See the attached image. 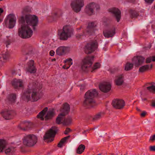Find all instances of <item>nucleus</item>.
<instances>
[{"mask_svg": "<svg viewBox=\"0 0 155 155\" xmlns=\"http://www.w3.org/2000/svg\"><path fill=\"white\" fill-rule=\"evenodd\" d=\"M23 144L27 147H31L35 146L37 142V136L33 134H28L25 136L22 139Z\"/></svg>", "mask_w": 155, "mask_h": 155, "instance_id": "5", "label": "nucleus"}, {"mask_svg": "<svg viewBox=\"0 0 155 155\" xmlns=\"http://www.w3.org/2000/svg\"><path fill=\"white\" fill-rule=\"evenodd\" d=\"M4 10L2 8H0V16H1V14L3 12Z\"/></svg>", "mask_w": 155, "mask_h": 155, "instance_id": "51", "label": "nucleus"}, {"mask_svg": "<svg viewBox=\"0 0 155 155\" xmlns=\"http://www.w3.org/2000/svg\"><path fill=\"white\" fill-rule=\"evenodd\" d=\"M3 20L2 18L1 17V16H0V22H2Z\"/></svg>", "mask_w": 155, "mask_h": 155, "instance_id": "54", "label": "nucleus"}, {"mask_svg": "<svg viewBox=\"0 0 155 155\" xmlns=\"http://www.w3.org/2000/svg\"><path fill=\"white\" fill-rule=\"evenodd\" d=\"M57 128L55 127H52L48 130L44 136V140L47 142H51L54 140V138L57 132Z\"/></svg>", "mask_w": 155, "mask_h": 155, "instance_id": "7", "label": "nucleus"}, {"mask_svg": "<svg viewBox=\"0 0 155 155\" xmlns=\"http://www.w3.org/2000/svg\"><path fill=\"white\" fill-rule=\"evenodd\" d=\"M104 114V112H100L98 113L94 116V117L93 118V119L94 120H97L103 117Z\"/></svg>", "mask_w": 155, "mask_h": 155, "instance_id": "33", "label": "nucleus"}, {"mask_svg": "<svg viewBox=\"0 0 155 155\" xmlns=\"http://www.w3.org/2000/svg\"><path fill=\"white\" fill-rule=\"evenodd\" d=\"M69 48L68 47L61 46L59 47L56 50V53L59 55L65 54L68 51Z\"/></svg>", "mask_w": 155, "mask_h": 155, "instance_id": "21", "label": "nucleus"}, {"mask_svg": "<svg viewBox=\"0 0 155 155\" xmlns=\"http://www.w3.org/2000/svg\"><path fill=\"white\" fill-rule=\"evenodd\" d=\"M150 140L153 141L155 140V134L151 136L150 138Z\"/></svg>", "mask_w": 155, "mask_h": 155, "instance_id": "48", "label": "nucleus"}, {"mask_svg": "<svg viewBox=\"0 0 155 155\" xmlns=\"http://www.w3.org/2000/svg\"><path fill=\"white\" fill-rule=\"evenodd\" d=\"M15 152V148L12 146L6 147L5 150V152L7 155H13Z\"/></svg>", "mask_w": 155, "mask_h": 155, "instance_id": "24", "label": "nucleus"}, {"mask_svg": "<svg viewBox=\"0 0 155 155\" xmlns=\"http://www.w3.org/2000/svg\"><path fill=\"white\" fill-rule=\"evenodd\" d=\"M132 2H134L135 1V0H130Z\"/></svg>", "mask_w": 155, "mask_h": 155, "instance_id": "58", "label": "nucleus"}, {"mask_svg": "<svg viewBox=\"0 0 155 155\" xmlns=\"http://www.w3.org/2000/svg\"><path fill=\"white\" fill-rule=\"evenodd\" d=\"M77 38L78 40L82 39L84 37L83 34H77L76 35Z\"/></svg>", "mask_w": 155, "mask_h": 155, "instance_id": "42", "label": "nucleus"}, {"mask_svg": "<svg viewBox=\"0 0 155 155\" xmlns=\"http://www.w3.org/2000/svg\"><path fill=\"white\" fill-rule=\"evenodd\" d=\"M147 89L149 91L155 93V85H151L147 87Z\"/></svg>", "mask_w": 155, "mask_h": 155, "instance_id": "37", "label": "nucleus"}, {"mask_svg": "<svg viewBox=\"0 0 155 155\" xmlns=\"http://www.w3.org/2000/svg\"><path fill=\"white\" fill-rule=\"evenodd\" d=\"M73 29L69 25L63 26L62 30H59L58 35L59 39L62 40H66L73 34Z\"/></svg>", "mask_w": 155, "mask_h": 155, "instance_id": "4", "label": "nucleus"}, {"mask_svg": "<svg viewBox=\"0 0 155 155\" xmlns=\"http://www.w3.org/2000/svg\"><path fill=\"white\" fill-rule=\"evenodd\" d=\"M63 121L62 123L63 124L65 125H68L70 124L71 123V119L70 118H66L64 119L63 120H62ZM62 121H61V122Z\"/></svg>", "mask_w": 155, "mask_h": 155, "instance_id": "36", "label": "nucleus"}, {"mask_svg": "<svg viewBox=\"0 0 155 155\" xmlns=\"http://www.w3.org/2000/svg\"><path fill=\"white\" fill-rule=\"evenodd\" d=\"M31 11V8L28 6H25L23 9V12H30Z\"/></svg>", "mask_w": 155, "mask_h": 155, "instance_id": "40", "label": "nucleus"}, {"mask_svg": "<svg viewBox=\"0 0 155 155\" xmlns=\"http://www.w3.org/2000/svg\"><path fill=\"white\" fill-rule=\"evenodd\" d=\"M94 57L87 56L83 60V64L81 68L84 71H86L92 65Z\"/></svg>", "mask_w": 155, "mask_h": 155, "instance_id": "13", "label": "nucleus"}, {"mask_svg": "<svg viewBox=\"0 0 155 155\" xmlns=\"http://www.w3.org/2000/svg\"><path fill=\"white\" fill-rule=\"evenodd\" d=\"M70 66H68L67 64H65L64 66H63V68L65 69H67L69 68Z\"/></svg>", "mask_w": 155, "mask_h": 155, "instance_id": "49", "label": "nucleus"}, {"mask_svg": "<svg viewBox=\"0 0 155 155\" xmlns=\"http://www.w3.org/2000/svg\"><path fill=\"white\" fill-rule=\"evenodd\" d=\"M34 61L30 60L28 63V67L27 68V71L31 73H34L36 71V69L34 65Z\"/></svg>", "mask_w": 155, "mask_h": 155, "instance_id": "19", "label": "nucleus"}, {"mask_svg": "<svg viewBox=\"0 0 155 155\" xmlns=\"http://www.w3.org/2000/svg\"><path fill=\"white\" fill-rule=\"evenodd\" d=\"M70 109L69 105L68 104L65 103L63 105V108L61 110V111L62 113L59 115L56 119V123L57 124H61V121L64 120L65 116L68 113Z\"/></svg>", "mask_w": 155, "mask_h": 155, "instance_id": "8", "label": "nucleus"}, {"mask_svg": "<svg viewBox=\"0 0 155 155\" xmlns=\"http://www.w3.org/2000/svg\"><path fill=\"white\" fill-rule=\"evenodd\" d=\"M97 46L98 43L96 41L88 43L84 48V52L87 54H91L97 48Z\"/></svg>", "mask_w": 155, "mask_h": 155, "instance_id": "11", "label": "nucleus"}, {"mask_svg": "<svg viewBox=\"0 0 155 155\" xmlns=\"http://www.w3.org/2000/svg\"><path fill=\"white\" fill-rule=\"evenodd\" d=\"M5 146V141L2 139H0V153L2 152Z\"/></svg>", "mask_w": 155, "mask_h": 155, "instance_id": "35", "label": "nucleus"}, {"mask_svg": "<svg viewBox=\"0 0 155 155\" xmlns=\"http://www.w3.org/2000/svg\"><path fill=\"white\" fill-rule=\"evenodd\" d=\"M48 110V107H45L38 114L37 116V117L40 118L42 120H44V119L45 120H47L51 119L55 115L54 110L53 109L48 111L47 114L45 117H44L45 114Z\"/></svg>", "mask_w": 155, "mask_h": 155, "instance_id": "6", "label": "nucleus"}, {"mask_svg": "<svg viewBox=\"0 0 155 155\" xmlns=\"http://www.w3.org/2000/svg\"><path fill=\"white\" fill-rule=\"evenodd\" d=\"M18 127H19L20 129H22L21 127H20V126H18Z\"/></svg>", "mask_w": 155, "mask_h": 155, "instance_id": "59", "label": "nucleus"}, {"mask_svg": "<svg viewBox=\"0 0 155 155\" xmlns=\"http://www.w3.org/2000/svg\"><path fill=\"white\" fill-rule=\"evenodd\" d=\"M96 26V24L95 22H92L88 24V26L87 28V32L90 34L91 32L93 31V28Z\"/></svg>", "mask_w": 155, "mask_h": 155, "instance_id": "25", "label": "nucleus"}, {"mask_svg": "<svg viewBox=\"0 0 155 155\" xmlns=\"http://www.w3.org/2000/svg\"><path fill=\"white\" fill-rule=\"evenodd\" d=\"M85 148V146L82 144L79 145L77 150V153L78 154H81L84 151Z\"/></svg>", "mask_w": 155, "mask_h": 155, "instance_id": "32", "label": "nucleus"}, {"mask_svg": "<svg viewBox=\"0 0 155 155\" xmlns=\"http://www.w3.org/2000/svg\"><path fill=\"white\" fill-rule=\"evenodd\" d=\"M81 27L80 28H78V30H80V29H81Z\"/></svg>", "mask_w": 155, "mask_h": 155, "instance_id": "61", "label": "nucleus"}, {"mask_svg": "<svg viewBox=\"0 0 155 155\" xmlns=\"http://www.w3.org/2000/svg\"><path fill=\"white\" fill-rule=\"evenodd\" d=\"M153 64H151L150 65L146 64L140 67L139 70V72L141 73H143L147 71L149 69H151L152 68Z\"/></svg>", "mask_w": 155, "mask_h": 155, "instance_id": "23", "label": "nucleus"}, {"mask_svg": "<svg viewBox=\"0 0 155 155\" xmlns=\"http://www.w3.org/2000/svg\"><path fill=\"white\" fill-rule=\"evenodd\" d=\"M71 131V130L68 128H67L66 129L65 131L64 132V134H68Z\"/></svg>", "mask_w": 155, "mask_h": 155, "instance_id": "46", "label": "nucleus"}, {"mask_svg": "<svg viewBox=\"0 0 155 155\" xmlns=\"http://www.w3.org/2000/svg\"><path fill=\"white\" fill-rule=\"evenodd\" d=\"M54 52L52 50L50 51V55L51 56H53L54 55Z\"/></svg>", "mask_w": 155, "mask_h": 155, "instance_id": "50", "label": "nucleus"}, {"mask_svg": "<svg viewBox=\"0 0 155 155\" xmlns=\"http://www.w3.org/2000/svg\"><path fill=\"white\" fill-rule=\"evenodd\" d=\"M86 131H85V130L84 131L82 132V134H85V135H86V134H85Z\"/></svg>", "mask_w": 155, "mask_h": 155, "instance_id": "55", "label": "nucleus"}, {"mask_svg": "<svg viewBox=\"0 0 155 155\" xmlns=\"http://www.w3.org/2000/svg\"><path fill=\"white\" fill-rule=\"evenodd\" d=\"M115 33V29L112 28L104 31V36L106 38H109L113 37Z\"/></svg>", "mask_w": 155, "mask_h": 155, "instance_id": "22", "label": "nucleus"}, {"mask_svg": "<svg viewBox=\"0 0 155 155\" xmlns=\"http://www.w3.org/2000/svg\"><path fill=\"white\" fill-rule=\"evenodd\" d=\"M38 83L34 81L29 82L27 90L22 95V98L27 101H37L39 99V94L38 91Z\"/></svg>", "mask_w": 155, "mask_h": 155, "instance_id": "2", "label": "nucleus"}, {"mask_svg": "<svg viewBox=\"0 0 155 155\" xmlns=\"http://www.w3.org/2000/svg\"><path fill=\"white\" fill-rule=\"evenodd\" d=\"M142 100L143 101H146V100H147V99L146 98H143V99H142Z\"/></svg>", "mask_w": 155, "mask_h": 155, "instance_id": "57", "label": "nucleus"}, {"mask_svg": "<svg viewBox=\"0 0 155 155\" xmlns=\"http://www.w3.org/2000/svg\"><path fill=\"white\" fill-rule=\"evenodd\" d=\"M62 12L61 10H58L53 12L52 16L54 18L56 19L62 16Z\"/></svg>", "mask_w": 155, "mask_h": 155, "instance_id": "30", "label": "nucleus"}, {"mask_svg": "<svg viewBox=\"0 0 155 155\" xmlns=\"http://www.w3.org/2000/svg\"><path fill=\"white\" fill-rule=\"evenodd\" d=\"M110 155H114V154L113 153H111Z\"/></svg>", "mask_w": 155, "mask_h": 155, "instance_id": "60", "label": "nucleus"}, {"mask_svg": "<svg viewBox=\"0 0 155 155\" xmlns=\"http://www.w3.org/2000/svg\"><path fill=\"white\" fill-rule=\"evenodd\" d=\"M95 9L96 10L98 11L100 9V7L98 5L92 2L86 6L85 11L88 15H91L93 14L94 10Z\"/></svg>", "mask_w": 155, "mask_h": 155, "instance_id": "12", "label": "nucleus"}, {"mask_svg": "<svg viewBox=\"0 0 155 155\" xmlns=\"http://www.w3.org/2000/svg\"><path fill=\"white\" fill-rule=\"evenodd\" d=\"M23 130H25V129H23Z\"/></svg>", "mask_w": 155, "mask_h": 155, "instance_id": "62", "label": "nucleus"}, {"mask_svg": "<svg viewBox=\"0 0 155 155\" xmlns=\"http://www.w3.org/2000/svg\"><path fill=\"white\" fill-rule=\"evenodd\" d=\"M15 114L14 112L11 110H8L4 111L2 115L3 117L6 120L12 119Z\"/></svg>", "mask_w": 155, "mask_h": 155, "instance_id": "18", "label": "nucleus"}, {"mask_svg": "<svg viewBox=\"0 0 155 155\" xmlns=\"http://www.w3.org/2000/svg\"><path fill=\"white\" fill-rule=\"evenodd\" d=\"M145 58L141 56H134L132 59V61L135 66L138 67L142 65L144 62Z\"/></svg>", "mask_w": 155, "mask_h": 155, "instance_id": "15", "label": "nucleus"}, {"mask_svg": "<svg viewBox=\"0 0 155 155\" xmlns=\"http://www.w3.org/2000/svg\"><path fill=\"white\" fill-rule=\"evenodd\" d=\"M147 112L146 111H142V113L140 114V115L141 117H144L145 116V115L146 114Z\"/></svg>", "mask_w": 155, "mask_h": 155, "instance_id": "47", "label": "nucleus"}, {"mask_svg": "<svg viewBox=\"0 0 155 155\" xmlns=\"http://www.w3.org/2000/svg\"><path fill=\"white\" fill-rule=\"evenodd\" d=\"M152 61H155V56H153L151 57Z\"/></svg>", "mask_w": 155, "mask_h": 155, "instance_id": "53", "label": "nucleus"}, {"mask_svg": "<svg viewBox=\"0 0 155 155\" xmlns=\"http://www.w3.org/2000/svg\"><path fill=\"white\" fill-rule=\"evenodd\" d=\"M100 66V64L99 63H95L93 67L92 68V70L91 71V72H93L94 70L96 69L99 68Z\"/></svg>", "mask_w": 155, "mask_h": 155, "instance_id": "39", "label": "nucleus"}, {"mask_svg": "<svg viewBox=\"0 0 155 155\" xmlns=\"http://www.w3.org/2000/svg\"><path fill=\"white\" fill-rule=\"evenodd\" d=\"M7 39L6 41V43L8 45H9L12 41V38L10 36H7Z\"/></svg>", "mask_w": 155, "mask_h": 155, "instance_id": "41", "label": "nucleus"}, {"mask_svg": "<svg viewBox=\"0 0 155 155\" xmlns=\"http://www.w3.org/2000/svg\"><path fill=\"white\" fill-rule=\"evenodd\" d=\"M19 21L21 25L18 29V35L22 38L31 37L32 35L33 31L29 26H32L33 29L35 30V27L38 23V17L35 15H26L25 16H22Z\"/></svg>", "mask_w": 155, "mask_h": 155, "instance_id": "1", "label": "nucleus"}, {"mask_svg": "<svg viewBox=\"0 0 155 155\" xmlns=\"http://www.w3.org/2000/svg\"><path fill=\"white\" fill-rule=\"evenodd\" d=\"M3 0H0V1H2Z\"/></svg>", "mask_w": 155, "mask_h": 155, "instance_id": "63", "label": "nucleus"}, {"mask_svg": "<svg viewBox=\"0 0 155 155\" xmlns=\"http://www.w3.org/2000/svg\"><path fill=\"white\" fill-rule=\"evenodd\" d=\"M152 61V58L151 56H150L147 58L146 59V62L147 63H150Z\"/></svg>", "mask_w": 155, "mask_h": 155, "instance_id": "44", "label": "nucleus"}, {"mask_svg": "<svg viewBox=\"0 0 155 155\" xmlns=\"http://www.w3.org/2000/svg\"><path fill=\"white\" fill-rule=\"evenodd\" d=\"M28 58H26V60Z\"/></svg>", "mask_w": 155, "mask_h": 155, "instance_id": "64", "label": "nucleus"}, {"mask_svg": "<svg viewBox=\"0 0 155 155\" xmlns=\"http://www.w3.org/2000/svg\"><path fill=\"white\" fill-rule=\"evenodd\" d=\"M137 110L138 111H140V110L139 109L138 107L136 108Z\"/></svg>", "mask_w": 155, "mask_h": 155, "instance_id": "56", "label": "nucleus"}, {"mask_svg": "<svg viewBox=\"0 0 155 155\" xmlns=\"http://www.w3.org/2000/svg\"><path fill=\"white\" fill-rule=\"evenodd\" d=\"M12 84L15 89H18L19 87H22L23 86L22 81L20 79H14Z\"/></svg>", "mask_w": 155, "mask_h": 155, "instance_id": "20", "label": "nucleus"}, {"mask_svg": "<svg viewBox=\"0 0 155 155\" xmlns=\"http://www.w3.org/2000/svg\"><path fill=\"white\" fill-rule=\"evenodd\" d=\"M154 0H144L145 2L149 4L150 5L153 2Z\"/></svg>", "mask_w": 155, "mask_h": 155, "instance_id": "45", "label": "nucleus"}, {"mask_svg": "<svg viewBox=\"0 0 155 155\" xmlns=\"http://www.w3.org/2000/svg\"><path fill=\"white\" fill-rule=\"evenodd\" d=\"M70 137V136H68L67 137H65L61 139L60 142L58 144V147L61 148L64 143H65L66 141Z\"/></svg>", "mask_w": 155, "mask_h": 155, "instance_id": "31", "label": "nucleus"}, {"mask_svg": "<svg viewBox=\"0 0 155 155\" xmlns=\"http://www.w3.org/2000/svg\"><path fill=\"white\" fill-rule=\"evenodd\" d=\"M84 5L83 0H74L71 4V6L72 10L76 13L80 12Z\"/></svg>", "mask_w": 155, "mask_h": 155, "instance_id": "9", "label": "nucleus"}, {"mask_svg": "<svg viewBox=\"0 0 155 155\" xmlns=\"http://www.w3.org/2000/svg\"><path fill=\"white\" fill-rule=\"evenodd\" d=\"M109 12L112 14L113 16L115 17L118 22L120 21L121 18V12L119 9L113 8L109 9Z\"/></svg>", "mask_w": 155, "mask_h": 155, "instance_id": "16", "label": "nucleus"}, {"mask_svg": "<svg viewBox=\"0 0 155 155\" xmlns=\"http://www.w3.org/2000/svg\"><path fill=\"white\" fill-rule=\"evenodd\" d=\"M64 62L67 64L68 66H71L73 64L72 60L71 58H69L64 61Z\"/></svg>", "mask_w": 155, "mask_h": 155, "instance_id": "38", "label": "nucleus"}, {"mask_svg": "<svg viewBox=\"0 0 155 155\" xmlns=\"http://www.w3.org/2000/svg\"><path fill=\"white\" fill-rule=\"evenodd\" d=\"M151 106L153 107H155V101H153L152 102Z\"/></svg>", "mask_w": 155, "mask_h": 155, "instance_id": "52", "label": "nucleus"}, {"mask_svg": "<svg viewBox=\"0 0 155 155\" xmlns=\"http://www.w3.org/2000/svg\"><path fill=\"white\" fill-rule=\"evenodd\" d=\"M116 84L118 86L121 85L124 82L123 78L122 75L117 77L115 79Z\"/></svg>", "mask_w": 155, "mask_h": 155, "instance_id": "26", "label": "nucleus"}, {"mask_svg": "<svg viewBox=\"0 0 155 155\" xmlns=\"http://www.w3.org/2000/svg\"><path fill=\"white\" fill-rule=\"evenodd\" d=\"M7 18L5 22V25L9 28H12L15 26L16 20L15 15L10 14L8 15Z\"/></svg>", "mask_w": 155, "mask_h": 155, "instance_id": "10", "label": "nucleus"}, {"mask_svg": "<svg viewBox=\"0 0 155 155\" xmlns=\"http://www.w3.org/2000/svg\"><path fill=\"white\" fill-rule=\"evenodd\" d=\"M130 17L132 18H136L139 15L138 12L133 10H130Z\"/></svg>", "mask_w": 155, "mask_h": 155, "instance_id": "29", "label": "nucleus"}, {"mask_svg": "<svg viewBox=\"0 0 155 155\" xmlns=\"http://www.w3.org/2000/svg\"><path fill=\"white\" fill-rule=\"evenodd\" d=\"M149 150L150 151H155V145L150 146Z\"/></svg>", "mask_w": 155, "mask_h": 155, "instance_id": "43", "label": "nucleus"}, {"mask_svg": "<svg viewBox=\"0 0 155 155\" xmlns=\"http://www.w3.org/2000/svg\"><path fill=\"white\" fill-rule=\"evenodd\" d=\"M99 88L100 90L102 92L104 93H107L110 90L111 86L109 83L104 82L100 84Z\"/></svg>", "mask_w": 155, "mask_h": 155, "instance_id": "17", "label": "nucleus"}, {"mask_svg": "<svg viewBox=\"0 0 155 155\" xmlns=\"http://www.w3.org/2000/svg\"><path fill=\"white\" fill-rule=\"evenodd\" d=\"M16 99V95L15 94H11L9 95L7 98V102L9 103H14L15 102Z\"/></svg>", "mask_w": 155, "mask_h": 155, "instance_id": "27", "label": "nucleus"}, {"mask_svg": "<svg viewBox=\"0 0 155 155\" xmlns=\"http://www.w3.org/2000/svg\"><path fill=\"white\" fill-rule=\"evenodd\" d=\"M113 106L116 109H121L125 105L124 101L123 100L116 99L114 100L112 103Z\"/></svg>", "mask_w": 155, "mask_h": 155, "instance_id": "14", "label": "nucleus"}, {"mask_svg": "<svg viewBox=\"0 0 155 155\" xmlns=\"http://www.w3.org/2000/svg\"><path fill=\"white\" fill-rule=\"evenodd\" d=\"M10 56V54L9 52H5L3 54L1 57L0 58L1 61L3 62H5L8 60Z\"/></svg>", "mask_w": 155, "mask_h": 155, "instance_id": "28", "label": "nucleus"}, {"mask_svg": "<svg viewBox=\"0 0 155 155\" xmlns=\"http://www.w3.org/2000/svg\"><path fill=\"white\" fill-rule=\"evenodd\" d=\"M133 63H131L129 62L127 63L125 66V70L128 71L132 69L133 67Z\"/></svg>", "mask_w": 155, "mask_h": 155, "instance_id": "34", "label": "nucleus"}, {"mask_svg": "<svg viewBox=\"0 0 155 155\" xmlns=\"http://www.w3.org/2000/svg\"><path fill=\"white\" fill-rule=\"evenodd\" d=\"M98 94V92L95 89L88 91L85 94L84 105L88 108L95 106L96 104L94 98Z\"/></svg>", "mask_w": 155, "mask_h": 155, "instance_id": "3", "label": "nucleus"}]
</instances>
